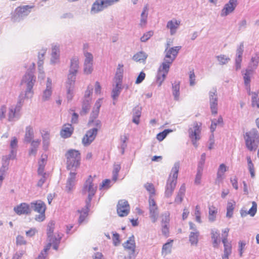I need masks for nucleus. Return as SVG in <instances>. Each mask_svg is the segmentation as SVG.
I'll list each match as a JSON object with an SVG mask.
<instances>
[{
  "label": "nucleus",
  "instance_id": "nucleus-14",
  "mask_svg": "<svg viewBox=\"0 0 259 259\" xmlns=\"http://www.w3.org/2000/svg\"><path fill=\"white\" fill-rule=\"evenodd\" d=\"M237 5V0H229L222 9L221 16L225 17L232 13Z\"/></svg>",
  "mask_w": 259,
  "mask_h": 259
},
{
  "label": "nucleus",
  "instance_id": "nucleus-46",
  "mask_svg": "<svg viewBox=\"0 0 259 259\" xmlns=\"http://www.w3.org/2000/svg\"><path fill=\"white\" fill-rule=\"evenodd\" d=\"M121 168L120 165L119 164H115L114 165L113 169L112 171V180L115 182L118 178V172Z\"/></svg>",
  "mask_w": 259,
  "mask_h": 259
},
{
  "label": "nucleus",
  "instance_id": "nucleus-11",
  "mask_svg": "<svg viewBox=\"0 0 259 259\" xmlns=\"http://www.w3.org/2000/svg\"><path fill=\"white\" fill-rule=\"evenodd\" d=\"M98 132V128H93L88 131L82 140L83 145L88 146L90 145L96 138Z\"/></svg>",
  "mask_w": 259,
  "mask_h": 259
},
{
  "label": "nucleus",
  "instance_id": "nucleus-52",
  "mask_svg": "<svg viewBox=\"0 0 259 259\" xmlns=\"http://www.w3.org/2000/svg\"><path fill=\"white\" fill-rule=\"evenodd\" d=\"M93 64H83V72L85 74H90L93 71Z\"/></svg>",
  "mask_w": 259,
  "mask_h": 259
},
{
  "label": "nucleus",
  "instance_id": "nucleus-27",
  "mask_svg": "<svg viewBox=\"0 0 259 259\" xmlns=\"http://www.w3.org/2000/svg\"><path fill=\"white\" fill-rule=\"evenodd\" d=\"M185 191H186L185 185V184H183L181 186V187L179 189V191L177 195V196L175 198V201L176 203L180 204L182 202V201L183 200V197L185 195Z\"/></svg>",
  "mask_w": 259,
  "mask_h": 259
},
{
  "label": "nucleus",
  "instance_id": "nucleus-3",
  "mask_svg": "<svg viewBox=\"0 0 259 259\" xmlns=\"http://www.w3.org/2000/svg\"><path fill=\"white\" fill-rule=\"evenodd\" d=\"M79 68V62L78 57L73 56L70 59L67 80L66 82V88L68 89L67 92L68 94H71L74 88L76 76Z\"/></svg>",
  "mask_w": 259,
  "mask_h": 259
},
{
  "label": "nucleus",
  "instance_id": "nucleus-36",
  "mask_svg": "<svg viewBox=\"0 0 259 259\" xmlns=\"http://www.w3.org/2000/svg\"><path fill=\"white\" fill-rule=\"evenodd\" d=\"M90 100L85 99L82 102V109L80 111L81 115L86 114L90 108Z\"/></svg>",
  "mask_w": 259,
  "mask_h": 259
},
{
  "label": "nucleus",
  "instance_id": "nucleus-21",
  "mask_svg": "<svg viewBox=\"0 0 259 259\" xmlns=\"http://www.w3.org/2000/svg\"><path fill=\"white\" fill-rule=\"evenodd\" d=\"M105 8H106L104 5L102 0H96L92 5L91 13L92 14H96L103 11Z\"/></svg>",
  "mask_w": 259,
  "mask_h": 259
},
{
  "label": "nucleus",
  "instance_id": "nucleus-28",
  "mask_svg": "<svg viewBox=\"0 0 259 259\" xmlns=\"http://www.w3.org/2000/svg\"><path fill=\"white\" fill-rule=\"evenodd\" d=\"M90 206L91 205L87 206V203H85V207L83 208L80 211H78L80 213V216L78 219L79 224H81L88 216Z\"/></svg>",
  "mask_w": 259,
  "mask_h": 259
},
{
  "label": "nucleus",
  "instance_id": "nucleus-41",
  "mask_svg": "<svg viewBox=\"0 0 259 259\" xmlns=\"http://www.w3.org/2000/svg\"><path fill=\"white\" fill-rule=\"evenodd\" d=\"M46 89L44 91L45 97H49L51 96L52 94V81L51 79L48 78Z\"/></svg>",
  "mask_w": 259,
  "mask_h": 259
},
{
  "label": "nucleus",
  "instance_id": "nucleus-39",
  "mask_svg": "<svg viewBox=\"0 0 259 259\" xmlns=\"http://www.w3.org/2000/svg\"><path fill=\"white\" fill-rule=\"evenodd\" d=\"M217 209L213 206L209 207L208 220L210 222H213L215 220Z\"/></svg>",
  "mask_w": 259,
  "mask_h": 259
},
{
  "label": "nucleus",
  "instance_id": "nucleus-8",
  "mask_svg": "<svg viewBox=\"0 0 259 259\" xmlns=\"http://www.w3.org/2000/svg\"><path fill=\"white\" fill-rule=\"evenodd\" d=\"M149 217L153 223H155L158 218L159 211L157 205L152 196L149 198Z\"/></svg>",
  "mask_w": 259,
  "mask_h": 259
},
{
  "label": "nucleus",
  "instance_id": "nucleus-43",
  "mask_svg": "<svg viewBox=\"0 0 259 259\" xmlns=\"http://www.w3.org/2000/svg\"><path fill=\"white\" fill-rule=\"evenodd\" d=\"M115 84L112 89L111 97H116L118 96L122 89V84L118 83Z\"/></svg>",
  "mask_w": 259,
  "mask_h": 259
},
{
  "label": "nucleus",
  "instance_id": "nucleus-38",
  "mask_svg": "<svg viewBox=\"0 0 259 259\" xmlns=\"http://www.w3.org/2000/svg\"><path fill=\"white\" fill-rule=\"evenodd\" d=\"M210 107L212 114H216L218 112V99L217 98H210Z\"/></svg>",
  "mask_w": 259,
  "mask_h": 259
},
{
  "label": "nucleus",
  "instance_id": "nucleus-63",
  "mask_svg": "<svg viewBox=\"0 0 259 259\" xmlns=\"http://www.w3.org/2000/svg\"><path fill=\"white\" fill-rule=\"evenodd\" d=\"M142 108L140 106H137L135 107L133 111V115L137 117H141Z\"/></svg>",
  "mask_w": 259,
  "mask_h": 259
},
{
  "label": "nucleus",
  "instance_id": "nucleus-54",
  "mask_svg": "<svg viewBox=\"0 0 259 259\" xmlns=\"http://www.w3.org/2000/svg\"><path fill=\"white\" fill-rule=\"evenodd\" d=\"M74 131V128L71 124L66 123V138L71 137Z\"/></svg>",
  "mask_w": 259,
  "mask_h": 259
},
{
  "label": "nucleus",
  "instance_id": "nucleus-16",
  "mask_svg": "<svg viewBox=\"0 0 259 259\" xmlns=\"http://www.w3.org/2000/svg\"><path fill=\"white\" fill-rule=\"evenodd\" d=\"M14 210L18 215L27 214L31 212L30 205L26 203H21L14 207Z\"/></svg>",
  "mask_w": 259,
  "mask_h": 259
},
{
  "label": "nucleus",
  "instance_id": "nucleus-51",
  "mask_svg": "<svg viewBox=\"0 0 259 259\" xmlns=\"http://www.w3.org/2000/svg\"><path fill=\"white\" fill-rule=\"evenodd\" d=\"M84 56L85 59L83 64H93V56L91 53L84 52Z\"/></svg>",
  "mask_w": 259,
  "mask_h": 259
},
{
  "label": "nucleus",
  "instance_id": "nucleus-35",
  "mask_svg": "<svg viewBox=\"0 0 259 259\" xmlns=\"http://www.w3.org/2000/svg\"><path fill=\"white\" fill-rule=\"evenodd\" d=\"M47 160V156L46 155H42L40 161L38 162L39 167L38 168V174H42L44 171V168Z\"/></svg>",
  "mask_w": 259,
  "mask_h": 259
},
{
  "label": "nucleus",
  "instance_id": "nucleus-45",
  "mask_svg": "<svg viewBox=\"0 0 259 259\" xmlns=\"http://www.w3.org/2000/svg\"><path fill=\"white\" fill-rule=\"evenodd\" d=\"M172 94L175 97H178L180 95V82L178 81H175L172 84Z\"/></svg>",
  "mask_w": 259,
  "mask_h": 259
},
{
  "label": "nucleus",
  "instance_id": "nucleus-17",
  "mask_svg": "<svg viewBox=\"0 0 259 259\" xmlns=\"http://www.w3.org/2000/svg\"><path fill=\"white\" fill-rule=\"evenodd\" d=\"M242 74L243 75V78L244 80V83L247 92H250V80L251 77L253 75V71L251 69L247 68L245 72L244 73V71H242Z\"/></svg>",
  "mask_w": 259,
  "mask_h": 259
},
{
  "label": "nucleus",
  "instance_id": "nucleus-29",
  "mask_svg": "<svg viewBox=\"0 0 259 259\" xmlns=\"http://www.w3.org/2000/svg\"><path fill=\"white\" fill-rule=\"evenodd\" d=\"M47 49L42 48L40 50L38 54V67L39 69H40V68L42 67V65L44 64V61L45 59V55L46 54Z\"/></svg>",
  "mask_w": 259,
  "mask_h": 259
},
{
  "label": "nucleus",
  "instance_id": "nucleus-15",
  "mask_svg": "<svg viewBox=\"0 0 259 259\" xmlns=\"http://www.w3.org/2000/svg\"><path fill=\"white\" fill-rule=\"evenodd\" d=\"M177 183V180L171 178L170 176H169L166 185L165 186V196L169 197L171 196Z\"/></svg>",
  "mask_w": 259,
  "mask_h": 259
},
{
  "label": "nucleus",
  "instance_id": "nucleus-56",
  "mask_svg": "<svg viewBox=\"0 0 259 259\" xmlns=\"http://www.w3.org/2000/svg\"><path fill=\"white\" fill-rule=\"evenodd\" d=\"M54 224L53 223L49 224L47 229V235L49 239H50L51 238H54L52 235L54 231Z\"/></svg>",
  "mask_w": 259,
  "mask_h": 259
},
{
  "label": "nucleus",
  "instance_id": "nucleus-57",
  "mask_svg": "<svg viewBox=\"0 0 259 259\" xmlns=\"http://www.w3.org/2000/svg\"><path fill=\"white\" fill-rule=\"evenodd\" d=\"M153 35V32L152 31H149L144 33L143 35L141 37L140 40L142 42H146L147 41L152 35Z\"/></svg>",
  "mask_w": 259,
  "mask_h": 259
},
{
  "label": "nucleus",
  "instance_id": "nucleus-61",
  "mask_svg": "<svg viewBox=\"0 0 259 259\" xmlns=\"http://www.w3.org/2000/svg\"><path fill=\"white\" fill-rule=\"evenodd\" d=\"M238 244H239L238 250L239 252V255L240 256H241L242 255L243 249L245 248L246 243L245 241H240L238 242Z\"/></svg>",
  "mask_w": 259,
  "mask_h": 259
},
{
  "label": "nucleus",
  "instance_id": "nucleus-24",
  "mask_svg": "<svg viewBox=\"0 0 259 259\" xmlns=\"http://www.w3.org/2000/svg\"><path fill=\"white\" fill-rule=\"evenodd\" d=\"M101 106V99H99L96 102L91 114L90 120L96 119L99 114L100 108Z\"/></svg>",
  "mask_w": 259,
  "mask_h": 259
},
{
  "label": "nucleus",
  "instance_id": "nucleus-32",
  "mask_svg": "<svg viewBox=\"0 0 259 259\" xmlns=\"http://www.w3.org/2000/svg\"><path fill=\"white\" fill-rule=\"evenodd\" d=\"M148 57L147 54L143 51L136 53L133 57L134 60L137 62H144Z\"/></svg>",
  "mask_w": 259,
  "mask_h": 259
},
{
  "label": "nucleus",
  "instance_id": "nucleus-50",
  "mask_svg": "<svg viewBox=\"0 0 259 259\" xmlns=\"http://www.w3.org/2000/svg\"><path fill=\"white\" fill-rule=\"evenodd\" d=\"M216 58L220 65L226 64L230 60L229 57H226L224 55L217 56Z\"/></svg>",
  "mask_w": 259,
  "mask_h": 259
},
{
  "label": "nucleus",
  "instance_id": "nucleus-20",
  "mask_svg": "<svg viewBox=\"0 0 259 259\" xmlns=\"http://www.w3.org/2000/svg\"><path fill=\"white\" fill-rule=\"evenodd\" d=\"M62 236H60L58 238H52L49 239V243L46 246L44 250L42 251L44 255L46 256L47 251L50 249L52 245H53L54 249L57 250L58 248V244L59 243L60 240Z\"/></svg>",
  "mask_w": 259,
  "mask_h": 259
},
{
  "label": "nucleus",
  "instance_id": "nucleus-58",
  "mask_svg": "<svg viewBox=\"0 0 259 259\" xmlns=\"http://www.w3.org/2000/svg\"><path fill=\"white\" fill-rule=\"evenodd\" d=\"M257 210V204L255 202L253 201L252 202V207L249 209V210L248 211V213H249V214L250 215L251 217H253Z\"/></svg>",
  "mask_w": 259,
  "mask_h": 259
},
{
  "label": "nucleus",
  "instance_id": "nucleus-40",
  "mask_svg": "<svg viewBox=\"0 0 259 259\" xmlns=\"http://www.w3.org/2000/svg\"><path fill=\"white\" fill-rule=\"evenodd\" d=\"M247 165L249 171L250 172L251 177L254 178L255 177V170L254 168V165L252 162L250 157H247Z\"/></svg>",
  "mask_w": 259,
  "mask_h": 259
},
{
  "label": "nucleus",
  "instance_id": "nucleus-7",
  "mask_svg": "<svg viewBox=\"0 0 259 259\" xmlns=\"http://www.w3.org/2000/svg\"><path fill=\"white\" fill-rule=\"evenodd\" d=\"M35 82V77L31 73L26 74L23 77L21 81L22 84H25L26 86L25 95L26 96H31L33 95L32 88Z\"/></svg>",
  "mask_w": 259,
  "mask_h": 259
},
{
  "label": "nucleus",
  "instance_id": "nucleus-6",
  "mask_svg": "<svg viewBox=\"0 0 259 259\" xmlns=\"http://www.w3.org/2000/svg\"><path fill=\"white\" fill-rule=\"evenodd\" d=\"M31 206L33 210L39 214L36 215L35 220L37 222H42L46 218L45 211L46 205L45 203L40 200H38L31 203Z\"/></svg>",
  "mask_w": 259,
  "mask_h": 259
},
{
  "label": "nucleus",
  "instance_id": "nucleus-42",
  "mask_svg": "<svg viewBox=\"0 0 259 259\" xmlns=\"http://www.w3.org/2000/svg\"><path fill=\"white\" fill-rule=\"evenodd\" d=\"M33 137V129L30 126H28L26 128V134L25 136V141L30 142Z\"/></svg>",
  "mask_w": 259,
  "mask_h": 259
},
{
  "label": "nucleus",
  "instance_id": "nucleus-1",
  "mask_svg": "<svg viewBox=\"0 0 259 259\" xmlns=\"http://www.w3.org/2000/svg\"><path fill=\"white\" fill-rule=\"evenodd\" d=\"M67 155V169L69 172L66 183V192L72 193L75 187L76 169L80 165V153L78 150L70 149Z\"/></svg>",
  "mask_w": 259,
  "mask_h": 259
},
{
  "label": "nucleus",
  "instance_id": "nucleus-33",
  "mask_svg": "<svg viewBox=\"0 0 259 259\" xmlns=\"http://www.w3.org/2000/svg\"><path fill=\"white\" fill-rule=\"evenodd\" d=\"M222 242L224 246V254L226 257L229 256L232 252V246L230 243L228 242V239L226 238L222 239Z\"/></svg>",
  "mask_w": 259,
  "mask_h": 259
},
{
  "label": "nucleus",
  "instance_id": "nucleus-64",
  "mask_svg": "<svg viewBox=\"0 0 259 259\" xmlns=\"http://www.w3.org/2000/svg\"><path fill=\"white\" fill-rule=\"evenodd\" d=\"M93 88L94 86L91 84H89L88 86L87 89L85 92L84 97H90L93 95Z\"/></svg>",
  "mask_w": 259,
  "mask_h": 259
},
{
  "label": "nucleus",
  "instance_id": "nucleus-49",
  "mask_svg": "<svg viewBox=\"0 0 259 259\" xmlns=\"http://www.w3.org/2000/svg\"><path fill=\"white\" fill-rule=\"evenodd\" d=\"M171 132L172 130H165L163 132L158 133L156 136V138L158 141H162L166 137L167 134Z\"/></svg>",
  "mask_w": 259,
  "mask_h": 259
},
{
  "label": "nucleus",
  "instance_id": "nucleus-22",
  "mask_svg": "<svg viewBox=\"0 0 259 259\" xmlns=\"http://www.w3.org/2000/svg\"><path fill=\"white\" fill-rule=\"evenodd\" d=\"M148 15V6L146 5L143 8L142 13L140 16V22L139 26L141 27H145L147 23V18Z\"/></svg>",
  "mask_w": 259,
  "mask_h": 259
},
{
  "label": "nucleus",
  "instance_id": "nucleus-48",
  "mask_svg": "<svg viewBox=\"0 0 259 259\" xmlns=\"http://www.w3.org/2000/svg\"><path fill=\"white\" fill-rule=\"evenodd\" d=\"M203 169L201 167H197V174L195 179V184L199 185L201 183V179L202 175Z\"/></svg>",
  "mask_w": 259,
  "mask_h": 259
},
{
  "label": "nucleus",
  "instance_id": "nucleus-37",
  "mask_svg": "<svg viewBox=\"0 0 259 259\" xmlns=\"http://www.w3.org/2000/svg\"><path fill=\"white\" fill-rule=\"evenodd\" d=\"M235 205V202L234 201L228 202L226 213V217L227 218H231L232 217Z\"/></svg>",
  "mask_w": 259,
  "mask_h": 259
},
{
  "label": "nucleus",
  "instance_id": "nucleus-47",
  "mask_svg": "<svg viewBox=\"0 0 259 259\" xmlns=\"http://www.w3.org/2000/svg\"><path fill=\"white\" fill-rule=\"evenodd\" d=\"M59 57V50L58 47H54L52 48V62L55 63Z\"/></svg>",
  "mask_w": 259,
  "mask_h": 259
},
{
  "label": "nucleus",
  "instance_id": "nucleus-13",
  "mask_svg": "<svg viewBox=\"0 0 259 259\" xmlns=\"http://www.w3.org/2000/svg\"><path fill=\"white\" fill-rule=\"evenodd\" d=\"M244 52L243 42H241L238 46L236 50V54L235 56V67L236 71L239 70L241 67V62L242 60V56Z\"/></svg>",
  "mask_w": 259,
  "mask_h": 259
},
{
  "label": "nucleus",
  "instance_id": "nucleus-19",
  "mask_svg": "<svg viewBox=\"0 0 259 259\" xmlns=\"http://www.w3.org/2000/svg\"><path fill=\"white\" fill-rule=\"evenodd\" d=\"M125 249L129 250V253H135L136 244L134 236L132 235L128 238V239L123 244Z\"/></svg>",
  "mask_w": 259,
  "mask_h": 259
},
{
  "label": "nucleus",
  "instance_id": "nucleus-34",
  "mask_svg": "<svg viewBox=\"0 0 259 259\" xmlns=\"http://www.w3.org/2000/svg\"><path fill=\"white\" fill-rule=\"evenodd\" d=\"M180 162L179 161L176 162L174 163V166L172 167L171 172L169 176H170L171 178L177 180L178 172L180 168Z\"/></svg>",
  "mask_w": 259,
  "mask_h": 259
},
{
  "label": "nucleus",
  "instance_id": "nucleus-26",
  "mask_svg": "<svg viewBox=\"0 0 259 259\" xmlns=\"http://www.w3.org/2000/svg\"><path fill=\"white\" fill-rule=\"evenodd\" d=\"M259 62V53H256L252 57L249 64L248 66V69H251L253 71L255 70Z\"/></svg>",
  "mask_w": 259,
  "mask_h": 259
},
{
  "label": "nucleus",
  "instance_id": "nucleus-9",
  "mask_svg": "<svg viewBox=\"0 0 259 259\" xmlns=\"http://www.w3.org/2000/svg\"><path fill=\"white\" fill-rule=\"evenodd\" d=\"M33 8V6L29 5L21 6L17 7L14 11V18L17 19L27 16Z\"/></svg>",
  "mask_w": 259,
  "mask_h": 259
},
{
  "label": "nucleus",
  "instance_id": "nucleus-55",
  "mask_svg": "<svg viewBox=\"0 0 259 259\" xmlns=\"http://www.w3.org/2000/svg\"><path fill=\"white\" fill-rule=\"evenodd\" d=\"M95 96H100L101 95L102 93V88L101 86L99 81H96L95 84Z\"/></svg>",
  "mask_w": 259,
  "mask_h": 259
},
{
  "label": "nucleus",
  "instance_id": "nucleus-4",
  "mask_svg": "<svg viewBox=\"0 0 259 259\" xmlns=\"http://www.w3.org/2000/svg\"><path fill=\"white\" fill-rule=\"evenodd\" d=\"M245 146L250 151H255L259 144V135L255 128H252L244 135Z\"/></svg>",
  "mask_w": 259,
  "mask_h": 259
},
{
  "label": "nucleus",
  "instance_id": "nucleus-44",
  "mask_svg": "<svg viewBox=\"0 0 259 259\" xmlns=\"http://www.w3.org/2000/svg\"><path fill=\"white\" fill-rule=\"evenodd\" d=\"M223 123V119L222 117H219L218 120L214 119L212 120L211 125L210 126V131L211 133H213L215 130L217 125H222Z\"/></svg>",
  "mask_w": 259,
  "mask_h": 259
},
{
  "label": "nucleus",
  "instance_id": "nucleus-59",
  "mask_svg": "<svg viewBox=\"0 0 259 259\" xmlns=\"http://www.w3.org/2000/svg\"><path fill=\"white\" fill-rule=\"evenodd\" d=\"M16 242L17 245H23L26 244V241L25 240V238L23 236L18 235L16 237Z\"/></svg>",
  "mask_w": 259,
  "mask_h": 259
},
{
  "label": "nucleus",
  "instance_id": "nucleus-23",
  "mask_svg": "<svg viewBox=\"0 0 259 259\" xmlns=\"http://www.w3.org/2000/svg\"><path fill=\"white\" fill-rule=\"evenodd\" d=\"M211 236L213 246L215 248L218 247L220 243V240L219 239L220 237L219 231L215 229H212L211 230Z\"/></svg>",
  "mask_w": 259,
  "mask_h": 259
},
{
  "label": "nucleus",
  "instance_id": "nucleus-25",
  "mask_svg": "<svg viewBox=\"0 0 259 259\" xmlns=\"http://www.w3.org/2000/svg\"><path fill=\"white\" fill-rule=\"evenodd\" d=\"M41 133L43 140V146L44 149L47 150L50 144V133L46 130H43Z\"/></svg>",
  "mask_w": 259,
  "mask_h": 259
},
{
  "label": "nucleus",
  "instance_id": "nucleus-5",
  "mask_svg": "<svg viewBox=\"0 0 259 259\" xmlns=\"http://www.w3.org/2000/svg\"><path fill=\"white\" fill-rule=\"evenodd\" d=\"M97 189V186L93 183V178L90 176L84 183L82 193L83 194L88 193V198L85 201L87 205H91V202L93 197L95 195Z\"/></svg>",
  "mask_w": 259,
  "mask_h": 259
},
{
  "label": "nucleus",
  "instance_id": "nucleus-2",
  "mask_svg": "<svg viewBox=\"0 0 259 259\" xmlns=\"http://www.w3.org/2000/svg\"><path fill=\"white\" fill-rule=\"evenodd\" d=\"M181 49V46L166 48L164 51L165 56L164 61L159 66L156 75V82L159 86H160L164 80L169 71L170 65L175 60Z\"/></svg>",
  "mask_w": 259,
  "mask_h": 259
},
{
  "label": "nucleus",
  "instance_id": "nucleus-53",
  "mask_svg": "<svg viewBox=\"0 0 259 259\" xmlns=\"http://www.w3.org/2000/svg\"><path fill=\"white\" fill-rule=\"evenodd\" d=\"M144 187L147 191H148L150 194V196H152V195L155 194V188L153 185L152 183H147L144 185Z\"/></svg>",
  "mask_w": 259,
  "mask_h": 259
},
{
  "label": "nucleus",
  "instance_id": "nucleus-31",
  "mask_svg": "<svg viewBox=\"0 0 259 259\" xmlns=\"http://www.w3.org/2000/svg\"><path fill=\"white\" fill-rule=\"evenodd\" d=\"M199 232H191L189 235V241L192 245L196 246L198 242Z\"/></svg>",
  "mask_w": 259,
  "mask_h": 259
},
{
  "label": "nucleus",
  "instance_id": "nucleus-62",
  "mask_svg": "<svg viewBox=\"0 0 259 259\" xmlns=\"http://www.w3.org/2000/svg\"><path fill=\"white\" fill-rule=\"evenodd\" d=\"M15 113L16 110L15 108L12 107L9 109L8 115L9 121H11L14 119L15 116Z\"/></svg>",
  "mask_w": 259,
  "mask_h": 259
},
{
  "label": "nucleus",
  "instance_id": "nucleus-18",
  "mask_svg": "<svg viewBox=\"0 0 259 259\" xmlns=\"http://www.w3.org/2000/svg\"><path fill=\"white\" fill-rule=\"evenodd\" d=\"M181 21L176 19H173L167 22L166 24V28L169 29L170 34L173 35L176 34L179 26L180 25Z\"/></svg>",
  "mask_w": 259,
  "mask_h": 259
},
{
  "label": "nucleus",
  "instance_id": "nucleus-12",
  "mask_svg": "<svg viewBox=\"0 0 259 259\" xmlns=\"http://www.w3.org/2000/svg\"><path fill=\"white\" fill-rule=\"evenodd\" d=\"M130 207L127 201L120 200L118 201L117 205V212L120 217L127 215L130 212Z\"/></svg>",
  "mask_w": 259,
  "mask_h": 259
},
{
  "label": "nucleus",
  "instance_id": "nucleus-60",
  "mask_svg": "<svg viewBox=\"0 0 259 259\" xmlns=\"http://www.w3.org/2000/svg\"><path fill=\"white\" fill-rule=\"evenodd\" d=\"M189 81L190 86H193L195 84V75L194 70L190 71L189 72Z\"/></svg>",
  "mask_w": 259,
  "mask_h": 259
},
{
  "label": "nucleus",
  "instance_id": "nucleus-10",
  "mask_svg": "<svg viewBox=\"0 0 259 259\" xmlns=\"http://www.w3.org/2000/svg\"><path fill=\"white\" fill-rule=\"evenodd\" d=\"M201 123L194 122L188 129L189 137L190 139H200Z\"/></svg>",
  "mask_w": 259,
  "mask_h": 259
},
{
  "label": "nucleus",
  "instance_id": "nucleus-30",
  "mask_svg": "<svg viewBox=\"0 0 259 259\" xmlns=\"http://www.w3.org/2000/svg\"><path fill=\"white\" fill-rule=\"evenodd\" d=\"M172 242V240H169L168 242L163 244L162 248V254L166 255L171 252Z\"/></svg>",
  "mask_w": 259,
  "mask_h": 259
}]
</instances>
